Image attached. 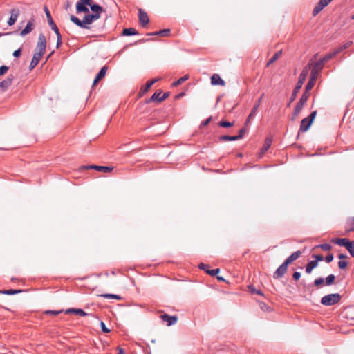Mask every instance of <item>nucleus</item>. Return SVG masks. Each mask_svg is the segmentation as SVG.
<instances>
[{
    "label": "nucleus",
    "instance_id": "nucleus-19",
    "mask_svg": "<svg viewBox=\"0 0 354 354\" xmlns=\"http://www.w3.org/2000/svg\"><path fill=\"white\" fill-rule=\"evenodd\" d=\"M335 56V55H333V51L328 53L323 58L317 62V66L320 68L322 64H324L325 62H328Z\"/></svg>",
    "mask_w": 354,
    "mask_h": 354
},
{
    "label": "nucleus",
    "instance_id": "nucleus-64",
    "mask_svg": "<svg viewBox=\"0 0 354 354\" xmlns=\"http://www.w3.org/2000/svg\"><path fill=\"white\" fill-rule=\"evenodd\" d=\"M118 354H125V352L122 348H120L119 351H118Z\"/></svg>",
    "mask_w": 354,
    "mask_h": 354
},
{
    "label": "nucleus",
    "instance_id": "nucleus-37",
    "mask_svg": "<svg viewBox=\"0 0 354 354\" xmlns=\"http://www.w3.org/2000/svg\"><path fill=\"white\" fill-rule=\"evenodd\" d=\"M100 297L105 298V299H117V300L121 299V297L120 295H115V294H109V293L102 294V295H100Z\"/></svg>",
    "mask_w": 354,
    "mask_h": 354
},
{
    "label": "nucleus",
    "instance_id": "nucleus-20",
    "mask_svg": "<svg viewBox=\"0 0 354 354\" xmlns=\"http://www.w3.org/2000/svg\"><path fill=\"white\" fill-rule=\"evenodd\" d=\"M66 314L74 313L80 316H86L87 313L81 308H68L65 311Z\"/></svg>",
    "mask_w": 354,
    "mask_h": 354
},
{
    "label": "nucleus",
    "instance_id": "nucleus-47",
    "mask_svg": "<svg viewBox=\"0 0 354 354\" xmlns=\"http://www.w3.org/2000/svg\"><path fill=\"white\" fill-rule=\"evenodd\" d=\"M219 272H220V270L218 268L206 270V273H207L208 274H209L211 276H216L217 274L219 273Z\"/></svg>",
    "mask_w": 354,
    "mask_h": 354
},
{
    "label": "nucleus",
    "instance_id": "nucleus-17",
    "mask_svg": "<svg viewBox=\"0 0 354 354\" xmlns=\"http://www.w3.org/2000/svg\"><path fill=\"white\" fill-rule=\"evenodd\" d=\"M301 252L300 251H296L295 252H293L291 255H290L286 260L285 261L283 262L284 263H286L287 266H288L290 263H291L292 261H295L296 259H297L300 255H301Z\"/></svg>",
    "mask_w": 354,
    "mask_h": 354
},
{
    "label": "nucleus",
    "instance_id": "nucleus-22",
    "mask_svg": "<svg viewBox=\"0 0 354 354\" xmlns=\"http://www.w3.org/2000/svg\"><path fill=\"white\" fill-rule=\"evenodd\" d=\"M345 231L346 233H349L351 232L354 231V219L353 218V217L347 219L345 225Z\"/></svg>",
    "mask_w": 354,
    "mask_h": 354
},
{
    "label": "nucleus",
    "instance_id": "nucleus-41",
    "mask_svg": "<svg viewBox=\"0 0 354 354\" xmlns=\"http://www.w3.org/2000/svg\"><path fill=\"white\" fill-rule=\"evenodd\" d=\"M335 277L334 274H330L326 278V284L327 286H330L334 283Z\"/></svg>",
    "mask_w": 354,
    "mask_h": 354
},
{
    "label": "nucleus",
    "instance_id": "nucleus-33",
    "mask_svg": "<svg viewBox=\"0 0 354 354\" xmlns=\"http://www.w3.org/2000/svg\"><path fill=\"white\" fill-rule=\"evenodd\" d=\"M317 62H316L314 64V66L312 68L311 73H310V76L314 75L315 78H316V79L317 78L319 72L322 69L324 64H322L320 66V68L317 67Z\"/></svg>",
    "mask_w": 354,
    "mask_h": 354
},
{
    "label": "nucleus",
    "instance_id": "nucleus-7",
    "mask_svg": "<svg viewBox=\"0 0 354 354\" xmlns=\"http://www.w3.org/2000/svg\"><path fill=\"white\" fill-rule=\"evenodd\" d=\"M333 0H319L313 10V15H317L322 10L328 6Z\"/></svg>",
    "mask_w": 354,
    "mask_h": 354
},
{
    "label": "nucleus",
    "instance_id": "nucleus-61",
    "mask_svg": "<svg viewBox=\"0 0 354 354\" xmlns=\"http://www.w3.org/2000/svg\"><path fill=\"white\" fill-rule=\"evenodd\" d=\"M169 97V93H164L162 95H161V99L160 100L161 101H163L165 100V99H167V97Z\"/></svg>",
    "mask_w": 354,
    "mask_h": 354
},
{
    "label": "nucleus",
    "instance_id": "nucleus-8",
    "mask_svg": "<svg viewBox=\"0 0 354 354\" xmlns=\"http://www.w3.org/2000/svg\"><path fill=\"white\" fill-rule=\"evenodd\" d=\"M10 17L8 19V24L11 26L17 21L18 17L19 16L20 11L18 8H13L10 10Z\"/></svg>",
    "mask_w": 354,
    "mask_h": 354
},
{
    "label": "nucleus",
    "instance_id": "nucleus-35",
    "mask_svg": "<svg viewBox=\"0 0 354 354\" xmlns=\"http://www.w3.org/2000/svg\"><path fill=\"white\" fill-rule=\"evenodd\" d=\"M189 78V76L188 75H185L183 77H180L178 80L172 83V86H178V85L181 84L186 80H187Z\"/></svg>",
    "mask_w": 354,
    "mask_h": 354
},
{
    "label": "nucleus",
    "instance_id": "nucleus-26",
    "mask_svg": "<svg viewBox=\"0 0 354 354\" xmlns=\"http://www.w3.org/2000/svg\"><path fill=\"white\" fill-rule=\"evenodd\" d=\"M170 32H171L170 29H163L160 31H156L154 32L149 33L148 35H151V36L158 35V36H161V37H167L170 35Z\"/></svg>",
    "mask_w": 354,
    "mask_h": 354
},
{
    "label": "nucleus",
    "instance_id": "nucleus-2",
    "mask_svg": "<svg viewBox=\"0 0 354 354\" xmlns=\"http://www.w3.org/2000/svg\"><path fill=\"white\" fill-rule=\"evenodd\" d=\"M308 71H309V67L306 66L302 70L301 73H300L297 85L295 87V88L293 89L292 95L290 97L288 106L290 104L291 102H292L296 99L297 95L299 93L301 88L302 87V85H303L304 82H305L306 78L308 74Z\"/></svg>",
    "mask_w": 354,
    "mask_h": 354
},
{
    "label": "nucleus",
    "instance_id": "nucleus-30",
    "mask_svg": "<svg viewBox=\"0 0 354 354\" xmlns=\"http://www.w3.org/2000/svg\"><path fill=\"white\" fill-rule=\"evenodd\" d=\"M70 19L71 21H73L75 25H77V26L82 28H84V20H80L78 17L74 16V15H71L70 17Z\"/></svg>",
    "mask_w": 354,
    "mask_h": 354
},
{
    "label": "nucleus",
    "instance_id": "nucleus-18",
    "mask_svg": "<svg viewBox=\"0 0 354 354\" xmlns=\"http://www.w3.org/2000/svg\"><path fill=\"white\" fill-rule=\"evenodd\" d=\"M311 124H312V122L308 121L307 119L304 118L301 122L299 131H301V132L307 131L308 130V129L310 127Z\"/></svg>",
    "mask_w": 354,
    "mask_h": 354
},
{
    "label": "nucleus",
    "instance_id": "nucleus-42",
    "mask_svg": "<svg viewBox=\"0 0 354 354\" xmlns=\"http://www.w3.org/2000/svg\"><path fill=\"white\" fill-rule=\"evenodd\" d=\"M158 81V79H153V80H151L149 81H148L147 83H146V85H145V88H144V91H148L153 84H155L156 82Z\"/></svg>",
    "mask_w": 354,
    "mask_h": 354
},
{
    "label": "nucleus",
    "instance_id": "nucleus-46",
    "mask_svg": "<svg viewBox=\"0 0 354 354\" xmlns=\"http://www.w3.org/2000/svg\"><path fill=\"white\" fill-rule=\"evenodd\" d=\"M317 115V111H313L308 117L307 118H305L306 119H307L308 121H310V122L313 123V120H315V116Z\"/></svg>",
    "mask_w": 354,
    "mask_h": 354
},
{
    "label": "nucleus",
    "instance_id": "nucleus-15",
    "mask_svg": "<svg viewBox=\"0 0 354 354\" xmlns=\"http://www.w3.org/2000/svg\"><path fill=\"white\" fill-rule=\"evenodd\" d=\"M86 168L94 169L100 172H104V173H108L113 170L112 167H106V166H97V165H89V166L86 167Z\"/></svg>",
    "mask_w": 354,
    "mask_h": 354
},
{
    "label": "nucleus",
    "instance_id": "nucleus-13",
    "mask_svg": "<svg viewBox=\"0 0 354 354\" xmlns=\"http://www.w3.org/2000/svg\"><path fill=\"white\" fill-rule=\"evenodd\" d=\"M108 70V67L104 66H103L97 73V76L95 77V80L93 82V87L102 78H104Z\"/></svg>",
    "mask_w": 354,
    "mask_h": 354
},
{
    "label": "nucleus",
    "instance_id": "nucleus-59",
    "mask_svg": "<svg viewBox=\"0 0 354 354\" xmlns=\"http://www.w3.org/2000/svg\"><path fill=\"white\" fill-rule=\"evenodd\" d=\"M245 133V129L243 128L239 130V135H237L236 136H241V139L243 137Z\"/></svg>",
    "mask_w": 354,
    "mask_h": 354
},
{
    "label": "nucleus",
    "instance_id": "nucleus-32",
    "mask_svg": "<svg viewBox=\"0 0 354 354\" xmlns=\"http://www.w3.org/2000/svg\"><path fill=\"white\" fill-rule=\"evenodd\" d=\"M138 32L136 29L133 28H124L122 31V35L124 36H132V35H136Z\"/></svg>",
    "mask_w": 354,
    "mask_h": 354
},
{
    "label": "nucleus",
    "instance_id": "nucleus-25",
    "mask_svg": "<svg viewBox=\"0 0 354 354\" xmlns=\"http://www.w3.org/2000/svg\"><path fill=\"white\" fill-rule=\"evenodd\" d=\"M162 92L160 91H156L153 93V95L147 101V103H150L151 102H162L161 99Z\"/></svg>",
    "mask_w": 354,
    "mask_h": 354
},
{
    "label": "nucleus",
    "instance_id": "nucleus-23",
    "mask_svg": "<svg viewBox=\"0 0 354 354\" xmlns=\"http://www.w3.org/2000/svg\"><path fill=\"white\" fill-rule=\"evenodd\" d=\"M33 29V24L32 21H29L26 27L21 31L20 35L24 37L27 34L30 33Z\"/></svg>",
    "mask_w": 354,
    "mask_h": 354
},
{
    "label": "nucleus",
    "instance_id": "nucleus-3",
    "mask_svg": "<svg viewBox=\"0 0 354 354\" xmlns=\"http://www.w3.org/2000/svg\"><path fill=\"white\" fill-rule=\"evenodd\" d=\"M340 299L341 295L339 293L329 294L322 298L321 304L326 306H330L337 304Z\"/></svg>",
    "mask_w": 354,
    "mask_h": 354
},
{
    "label": "nucleus",
    "instance_id": "nucleus-9",
    "mask_svg": "<svg viewBox=\"0 0 354 354\" xmlns=\"http://www.w3.org/2000/svg\"><path fill=\"white\" fill-rule=\"evenodd\" d=\"M14 79L13 75H9L6 80L0 82V89L6 91L12 85Z\"/></svg>",
    "mask_w": 354,
    "mask_h": 354
},
{
    "label": "nucleus",
    "instance_id": "nucleus-62",
    "mask_svg": "<svg viewBox=\"0 0 354 354\" xmlns=\"http://www.w3.org/2000/svg\"><path fill=\"white\" fill-rule=\"evenodd\" d=\"M260 306H261V309H263V310H266V309L268 308V306L265 303L261 304Z\"/></svg>",
    "mask_w": 354,
    "mask_h": 354
},
{
    "label": "nucleus",
    "instance_id": "nucleus-24",
    "mask_svg": "<svg viewBox=\"0 0 354 354\" xmlns=\"http://www.w3.org/2000/svg\"><path fill=\"white\" fill-rule=\"evenodd\" d=\"M352 44V41H347L346 43H345L344 44L336 48L334 50H333V55H337V54H339V53L342 52L344 50L349 48L351 46V45Z\"/></svg>",
    "mask_w": 354,
    "mask_h": 354
},
{
    "label": "nucleus",
    "instance_id": "nucleus-57",
    "mask_svg": "<svg viewBox=\"0 0 354 354\" xmlns=\"http://www.w3.org/2000/svg\"><path fill=\"white\" fill-rule=\"evenodd\" d=\"M292 277L295 280H299L301 277V273L299 272H295L292 274Z\"/></svg>",
    "mask_w": 354,
    "mask_h": 354
},
{
    "label": "nucleus",
    "instance_id": "nucleus-6",
    "mask_svg": "<svg viewBox=\"0 0 354 354\" xmlns=\"http://www.w3.org/2000/svg\"><path fill=\"white\" fill-rule=\"evenodd\" d=\"M139 22L142 27H145L149 22V18L146 12L142 9L138 10Z\"/></svg>",
    "mask_w": 354,
    "mask_h": 354
},
{
    "label": "nucleus",
    "instance_id": "nucleus-51",
    "mask_svg": "<svg viewBox=\"0 0 354 354\" xmlns=\"http://www.w3.org/2000/svg\"><path fill=\"white\" fill-rule=\"evenodd\" d=\"M248 288L250 290L252 293H256V294L259 295H263V293H262V292L261 290H256L252 286H250Z\"/></svg>",
    "mask_w": 354,
    "mask_h": 354
},
{
    "label": "nucleus",
    "instance_id": "nucleus-40",
    "mask_svg": "<svg viewBox=\"0 0 354 354\" xmlns=\"http://www.w3.org/2000/svg\"><path fill=\"white\" fill-rule=\"evenodd\" d=\"M346 250L349 252L350 254L354 257V241H351L348 245H347Z\"/></svg>",
    "mask_w": 354,
    "mask_h": 354
},
{
    "label": "nucleus",
    "instance_id": "nucleus-27",
    "mask_svg": "<svg viewBox=\"0 0 354 354\" xmlns=\"http://www.w3.org/2000/svg\"><path fill=\"white\" fill-rule=\"evenodd\" d=\"M315 80L316 78H315L314 75L310 76V79L306 86L305 92L304 93L309 94L308 92L313 88L315 85Z\"/></svg>",
    "mask_w": 354,
    "mask_h": 354
},
{
    "label": "nucleus",
    "instance_id": "nucleus-4",
    "mask_svg": "<svg viewBox=\"0 0 354 354\" xmlns=\"http://www.w3.org/2000/svg\"><path fill=\"white\" fill-rule=\"evenodd\" d=\"M309 97V94L303 93L299 102H297L296 106L295 107L294 111L292 113V116L291 120H295L296 118L298 116L301 111L302 110L304 105L306 102Z\"/></svg>",
    "mask_w": 354,
    "mask_h": 354
},
{
    "label": "nucleus",
    "instance_id": "nucleus-36",
    "mask_svg": "<svg viewBox=\"0 0 354 354\" xmlns=\"http://www.w3.org/2000/svg\"><path fill=\"white\" fill-rule=\"evenodd\" d=\"M270 145H271V140L269 138H267L266 140L263 147L261 149V153L264 154L270 148Z\"/></svg>",
    "mask_w": 354,
    "mask_h": 354
},
{
    "label": "nucleus",
    "instance_id": "nucleus-44",
    "mask_svg": "<svg viewBox=\"0 0 354 354\" xmlns=\"http://www.w3.org/2000/svg\"><path fill=\"white\" fill-rule=\"evenodd\" d=\"M218 125L222 127H230L233 126V123L227 122V121H221L218 123Z\"/></svg>",
    "mask_w": 354,
    "mask_h": 354
},
{
    "label": "nucleus",
    "instance_id": "nucleus-28",
    "mask_svg": "<svg viewBox=\"0 0 354 354\" xmlns=\"http://www.w3.org/2000/svg\"><path fill=\"white\" fill-rule=\"evenodd\" d=\"M333 241L340 246H344L346 248H347V245H348L349 243L351 242L347 239H335L333 240Z\"/></svg>",
    "mask_w": 354,
    "mask_h": 354
},
{
    "label": "nucleus",
    "instance_id": "nucleus-53",
    "mask_svg": "<svg viewBox=\"0 0 354 354\" xmlns=\"http://www.w3.org/2000/svg\"><path fill=\"white\" fill-rule=\"evenodd\" d=\"M209 265L203 263H201L198 265V268L201 270H205V272H206V270H209Z\"/></svg>",
    "mask_w": 354,
    "mask_h": 354
},
{
    "label": "nucleus",
    "instance_id": "nucleus-5",
    "mask_svg": "<svg viewBox=\"0 0 354 354\" xmlns=\"http://www.w3.org/2000/svg\"><path fill=\"white\" fill-rule=\"evenodd\" d=\"M100 17V15L98 14H90L89 12L86 13V15H85V16L83 17L84 28L88 29L89 27L88 26V25L97 20Z\"/></svg>",
    "mask_w": 354,
    "mask_h": 354
},
{
    "label": "nucleus",
    "instance_id": "nucleus-52",
    "mask_svg": "<svg viewBox=\"0 0 354 354\" xmlns=\"http://www.w3.org/2000/svg\"><path fill=\"white\" fill-rule=\"evenodd\" d=\"M348 265L346 261H339L338 262V266L340 269H344Z\"/></svg>",
    "mask_w": 354,
    "mask_h": 354
},
{
    "label": "nucleus",
    "instance_id": "nucleus-1",
    "mask_svg": "<svg viewBox=\"0 0 354 354\" xmlns=\"http://www.w3.org/2000/svg\"><path fill=\"white\" fill-rule=\"evenodd\" d=\"M46 48V39L43 33L39 34L37 44L35 48V53L30 64V70H32L39 64L41 58L44 55Z\"/></svg>",
    "mask_w": 354,
    "mask_h": 354
},
{
    "label": "nucleus",
    "instance_id": "nucleus-48",
    "mask_svg": "<svg viewBox=\"0 0 354 354\" xmlns=\"http://www.w3.org/2000/svg\"><path fill=\"white\" fill-rule=\"evenodd\" d=\"M100 328L102 332L105 333H109L111 330L106 326V324L103 322H100Z\"/></svg>",
    "mask_w": 354,
    "mask_h": 354
},
{
    "label": "nucleus",
    "instance_id": "nucleus-38",
    "mask_svg": "<svg viewBox=\"0 0 354 354\" xmlns=\"http://www.w3.org/2000/svg\"><path fill=\"white\" fill-rule=\"evenodd\" d=\"M282 53V51L281 50H279L278 52H277L272 57L271 59L268 61V64H267V66H270V64H272V63H274L275 61H277L279 57L281 56Z\"/></svg>",
    "mask_w": 354,
    "mask_h": 354
},
{
    "label": "nucleus",
    "instance_id": "nucleus-10",
    "mask_svg": "<svg viewBox=\"0 0 354 354\" xmlns=\"http://www.w3.org/2000/svg\"><path fill=\"white\" fill-rule=\"evenodd\" d=\"M288 269V266L286 263H283L274 272L273 277L274 279H280L281 278L284 274L286 272Z\"/></svg>",
    "mask_w": 354,
    "mask_h": 354
},
{
    "label": "nucleus",
    "instance_id": "nucleus-58",
    "mask_svg": "<svg viewBox=\"0 0 354 354\" xmlns=\"http://www.w3.org/2000/svg\"><path fill=\"white\" fill-rule=\"evenodd\" d=\"M21 48H19V49H17V50H15V51H14V53H13V56H14L15 57H19V56H20V55H21Z\"/></svg>",
    "mask_w": 354,
    "mask_h": 354
},
{
    "label": "nucleus",
    "instance_id": "nucleus-14",
    "mask_svg": "<svg viewBox=\"0 0 354 354\" xmlns=\"http://www.w3.org/2000/svg\"><path fill=\"white\" fill-rule=\"evenodd\" d=\"M263 95H264V94H263L261 96V97L259 98L258 100L256 102L254 106H253V108L252 109V110L249 114V119H253L255 117L257 112L258 111V109H259V106L261 105V100H262Z\"/></svg>",
    "mask_w": 354,
    "mask_h": 354
},
{
    "label": "nucleus",
    "instance_id": "nucleus-39",
    "mask_svg": "<svg viewBox=\"0 0 354 354\" xmlns=\"http://www.w3.org/2000/svg\"><path fill=\"white\" fill-rule=\"evenodd\" d=\"M21 290H13V289H8V290H4L1 291V293L8 295H12L17 293L21 292Z\"/></svg>",
    "mask_w": 354,
    "mask_h": 354
},
{
    "label": "nucleus",
    "instance_id": "nucleus-60",
    "mask_svg": "<svg viewBox=\"0 0 354 354\" xmlns=\"http://www.w3.org/2000/svg\"><path fill=\"white\" fill-rule=\"evenodd\" d=\"M211 120H212V117L208 118L207 119H206L205 121H203V122L201 123V125H202V126H206V125H207V124L210 122Z\"/></svg>",
    "mask_w": 354,
    "mask_h": 354
},
{
    "label": "nucleus",
    "instance_id": "nucleus-50",
    "mask_svg": "<svg viewBox=\"0 0 354 354\" xmlns=\"http://www.w3.org/2000/svg\"><path fill=\"white\" fill-rule=\"evenodd\" d=\"M9 70V67L6 66H1L0 67V75H3L5 73H7V71Z\"/></svg>",
    "mask_w": 354,
    "mask_h": 354
},
{
    "label": "nucleus",
    "instance_id": "nucleus-31",
    "mask_svg": "<svg viewBox=\"0 0 354 354\" xmlns=\"http://www.w3.org/2000/svg\"><path fill=\"white\" fill-rule=\"evenodd\" d=\"M241 139V136L224 135L219 137V140L222 141H235Z\"/></svg>",
    "mask_w": 354,
    "mask_h": 354
},
{
    "label": "nucleus",
    "instance_id": "nucleus-55",
    "mask_svg": "<svg viewBox=\"0 0 354 354\" xmlns=\"http://www.w3.org/2000/svg\"><path fill=\"white\" fill-rule=\"evenodd\" d=\"M333 254H328L326 257L325 260L327 263H330L333 260Z\"/></svg>",
    "mask_w": 354,
    "mask_h": 354
},
{
    "label": "nucleus",
    "instance_id": "nucleus-12",
    "mask_svg": "<svg viewBox=\"0 0 354 354\" xmlns=\"http://www.w3.org/2000/svg\"><path fill=\"white\" fill-rule=\"evenodd\" d=\"M160 317L163 322H167V325L169 326L175 324L177 322V317L176 316L165 314L161 315Z\"/></svg>",
    "mask_w": 354,
    "mask_h": 354
},
{
    "label": "nucleus",
    "instance_id": "nucleus-11",
    "mask_svg": "<svg viewBox=\"0 0 354 354\" xmlns=\"http://www.w3.org/2000/svg\"><path fill=\"white\" fill-rule=\"evenodd\" d=\"M44 10L45 14L46 15L48 24L50 25L51 29L54 32L58 31L59 29H58L57 25L55 24V23L53 21V18L51 17V15L50 13V11L48 10V8L46 6H45Z\"/></svg>",
    "mask_w": 354,
    "mask_h": 354
},
{
    "label": "nucleus",
    "instance_id": "nucleus-16",
    "mask_svg": "<svg viewBox=\"0 0 354 354\" xmlns=\"http://www.w3.org/2000/svg\"><path fill=\"white\" fill-rule=\"evenodd\" d=\"M211 83L212 85H220V86H224L225 82L219 75L218 74H214L211 77Z\"/></svg>",
    "mask_w": 354,
    "mask_h": 354
},
{
    "label": "nucleus",
    "instance_id": "nucleus-43",
    "mask_svg": "<svg viewBox=\"0 0 354 354\" xmlns=\"http://www.w3.org/2000/svg\"><path fill=\"white\" fill-rule=\"evenodd\" d=\"M55 33L56 34L57 37L56 48H58L62 44V36L59 32V30L55 32Z\"/></svg>",
    "mask_w": 354,
    "mask_h": 354
},
{
    "label": "nucleus",
    "instance_id": "nucleus-34",
    "mask_svg": "<svg viewBox=\"0 0 354 354\" xmlns=\"http://www.w3.org/2000/svg\"><path fill=\"white\" fill-rule=\"evenodd\" d=\"M91 11L94 14H98L100 15V13L102 12V8L96 3H93L90 7Z\"/></svg>",
    "mask_w": 354,
    "mask_h": 354
},
{
    "label": "nucleus",
    "instance_id": "nucleus-21",
    "mask_svg": "<svg viewBox=\"0 0 354 354\" xmlns=\"http://www.w3.org/2000/svg\"><path fill=\"white\" fill-rule=\"evenodd\" d=\"M76 10H77V13H80V12L88 13L89 12L88 8L80 0H79L76 4Z\"/></svg>",
    "mask_w": 354,
    "mask_h": 354
},
{
    "label": "nucleus",
    "instance_id": "nucleus-29",
    "mask_svg": "<svg viewBox=\"0 0 354 354\" xmlns=\"http://www.w3.org/2000/svg\"><path fill=\"white\" fill-rule=\"evenodd\" d=\"M317 266V261H309L306 266V272L310 274L314 268Z\"/></svg>",
    "mask_w": 354,
    "mask_h": 354
},
{
    "label": "nucleus",
    "instance_id": "nucleus-56",
    "mask_svg": "<svg viewBox=\"0 0 354 354\" xmlns=\"http://www.w3.org/2000/svg\"><path fill=\"white\" fill-rule=\"evenodd\" d=\"M62 312V310H47L46 313L47 314L57 315L59 314Z\"/></svg>",
    "mask_w": 354,
    "mask_h": 354
},
{
    "label": "nucleus",
    "instance_id": "nucleus-54",
    "mask_svg": "<svg viewBox=\"0 0 354 354\" xmlns=\"http://www.w3.org/2000/svg\"><path fill=\"white\" fill-rule=\"evenodd\" d=\"M312 257L315 259V260H313V261H317V263L323 261L324 259L323 257L319 254H313Z\"/></svg>",
    "mask_w": 354,
    "mask_h": 354
},
{
    "label": "nucleus",
    "instance_id": "nucleus-63",
    "mask_svg": "<svg viewBox=\"0 0 354 354\" xmlns=\"http://www.w3.org/2000/svg\"><path fill=\"white\" fill-rule=\"evenodd\" d=\"M338 257L339 259H346L347 257V256L344 254H339Z\"/></svg>",
    "mask_w": 354,
    "mask_h": 354
},
{
    "label": "nucleus",
    "instance_id": "nucleus-45",
    "mask_svg": "<svg viewBox=\"0 0 354 354\" xmlns=\"http://www.w3.org/2000/svg\"><path fill=\"white\" fill-rule=\"evenodd\" d=\"M318 247H319L320 248H322V250H324L325 251H328L332 248V246L328 243L320 244L319 245H318Z\"/></svg>",
    "mask_w": 354,
    "mask_h": 354
},
{
    "label": "nucleus",
    "instance_id": "nucleus-49",
    "mask_svg": "<svg viewBox=\"0 0 354 354\" xmlns=\"http://www.w3.org/2000/svg\"><path fill=\"white\" fill-rule=\"evenodd\" d=\"M324 278L319 277L315 280L314 284L317 286H321L324 283Z\"/></svg>",
    "mask_w": 354,
    "mask_h": 354
}]
</instances>
